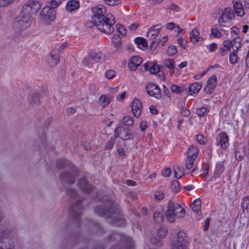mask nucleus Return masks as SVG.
I'll return each instance as SVG.
<instances>
[{"label":"nucleus","mask_w":249,"mask_h":249,"mask_svg":"<svg viewBox=\"0 0 249 249\" xmlns=\"http://www.w3.org/2000/svg\"><path fill=\"white\" fill-rule=\"evenodd\" d=\"M185 214V210L179 204L175 203L172 200L168 201L165 215L169 222L173 223L176 218H182Z\"/></svg>","instance_id":"f257e3e1"},{"label":"nucleus","mask_w":249,"mask_h":249,"mask_svg":"<svg viewBox=\"0 0 249 249\" xmlns=\"http://www.w3.org/2000/svg\"><path fill=\"white\" fill-rule=\"evenodd\" d=\"M92 22L99 31L103 33L110 34L114 31L113 25L115 24V20L111 14H107L101 18H95Z\"/></svg>","instance_id":"f03ea898"},{"label":"nucleus","mask_w":249,"mask_h":249,"mask_svg":"<svg viewBox=\"0 0 249 249\" xmlns=\"http://www.w3.org/2000/svg\"><path fill=\"white\" fill-rule=\"evenodd\" d=\"M234 18L235 15L231 8L224 9L218 19L219 25L222 30L225 31L229 29L232 25Z\"/></svg>","instance_id":"7ed1b4c3"},{"label":"nucleus","mask_w":249,"mask_h":249,"mask_svg":"<svg viewBox=\"0 0 249 249\" xmlns=\"http://www.w3.org/2000/svg\"><path fill=\"white\" fill-rule=\"evenodd\" d=\"M95 212L101 216H105L107 218H113L110 222L116 226H124L125 224L124 219L118 217L117 213L112 212V209L107 211L102 207H97L95 209Z\"/></svg>","instance_id":"20e7f679"},{"label":"nucleus","mask_w":249,"mask_h":249,"mask_svg":"<svg viewBox=\"0 0 249 249\" xmlns=\"http://www.w3.org/2000/svg\"><path fill=\"white\" fill-rule=\"evenodd\" d=\"M189 245L188 238L186 233L181 231H179L173 237L172 249H186Z\"/></svg>","instance_id":"39448f33"},{"label":"nucleus","mask_w":249,"mask_h":249,"mask_svg":"<svg viewBox=\"0 0 249 249\" xmlns=\"http://www.w3.org/2000/svg\"><path fill=\"white\" fill-rule=\"evenodd\" d=\"M31 16L21 10L20 14L16 18L14 27L17 30H24L29 27L31 24Z\"/></svg>","instance_id":"423d86ee"},{"label":"nucleus","mask_w":249,"mask_h":249,"mask_svg":"<svg viewBox=\"0 0 249 249\" xmlns=\"http://www.w3.org/2000/svg\"><path fill=\"white\" fill-rule=\"evenodd\" d=\"M55 12L54 9L49 6L44 7L41 11L40 18L46 25H49L55 18Z\"/></svg>","instance_id":"0eeeda50"},{"label":"nucleus","mask_w":249,"mask_h":249,"mask_svg":"<svg viewBox=\"0 0 249 249\" xmlns=\"http://www.w3.org/2000/svg\"><path fill=\"white\" fill-rule=\"evenodd\" d=\"M41 4L40 2L35 0H29L22 6V11L26 14H29L30 16L36 14L40 9Z\"/></svg>","instance_id":"6e6552de"},{"label":"nucleus","mask_w":249,"mask_h":249,"mask_svg":"<svg viewBox=\"0 0 249 249\" xmlns=\"http://www.w3.org/2000/svg\"><path fill=\"white\" fill-rule=\"evenodd\" d=\"M217 84V78L215 75H211L207 80L204 90L207 94H211Z\"/></svg>","instance_id":"1a4fd4ad"},{"label":"nucleus","mask_w":249,"mask_h":249,"mask_svg":"<svg viewBox=\"0 0 249 249\" xmlns=\"http://www.w3.org/2000/svg\"><path fill=\"white\" fill-rule=\"evenodd\" d=\"M93 15L91 18V21H93L95 18H101L105 17L104 15L107 12L106 7L103 5H98L91 9Z\"/></svg>","instance_id":"9d476101"},{"label":"nucleus","mask_w":249,"mask_h":249,"mask_svg":"<svg viewBox=\"0 0 249 249\" xmlns=\"http://www.w3.org/2000/svg\"><path fill=\"white\" fill-rule=\"evenodd\" d=\"M115 134L116 137H119L123 140L132 139L134 138L133 134L123 127H119L116 129Z\"/></svg>","instance_id":"9b49d317"},{"label":"nucleus","mask_w":249,"mask_h":249,"mask_svg":"<svg viewBox=\"0 0 249 249\" xmlns=\"http://www.w3.org/2000/svg\"><path fill=\"white\" fill-rule=\"evenodd\" d=\"M146 90L148 94L153 97L159 99L161 97V94L160 89L156 85L153 83H149L146 86Z\"/></svg>","instance_id":"f8f14e48"},{"label":"nucleus","mask_w":249,"mask_h":249,"mask_svg":"<svg viewBox=\"0 0 249 249\" xmlns=\"http://www.w3.org/2000/svg\"><path fill=\"white\" fill-rule=\"evenodd\" d=\"M132 112L134 115L139 117L142 113V105L141 102L138 99H134L131 105Z\"/></svg>","instance_id":"ddd939ff"},{"label":"nucleus","mask_w":249,"mask_h":249,"mask_svg":"<svg viewBox=\"0 0 249 249\" xmlns=\"http://www.w3.org/2000/svg\"><path fill=\"white\" fill-rule=\"evenodd\" d=\"M60 61L59 55L57 49H53L51 52L48 58V63L50 66L53 67L57 65Z\"/></svg>","instance_id":"4468645a"},{"label":"nucleus","mask_w":249,"mask_h":249,"mask_svg":"<svg viewBox=\"0 0 249 249\" xmlns=\"http://www.w3.org/2000/svg\"><path fill=\"white\" fill-rule=\"evenodd\" d=\"M233 9L237 16L242 17L245 15V11L240 0H233Z\"/></svg>","instance_id":"2eb2a0df"},{"label":"nucleus","mask_w":249,"mask_h":249,"mask_svg":"<svg viewBox=\"0 0 249 249\" xmlns=\"http://www.w3.org/2000/svg\"><path fill=\"white\" fill-rule=\"evenodd\" d=\"M142 59L138 56H132L128 62V67L131 71H135L142 63Z\"/></svg>","instance_id":"dca6fc26"},{"label":"nucleus","mask_w":249,"mask_h":249,"mask_svg":"<svg viewBox=\"0 0 249 249\" xmlns=\"http://www.w3.org/2000/svg\"><path fill=\"white\" fill-rule=\"evenodd\" d=\"M78 185L83 192L87 193L91 192L92 187L91 185L87 181L86 179L81 178L78 182Z\"/></svg>","instance_id":"f3484780"},{"label":"nucleus","mask_w":249,"mask_h":249,"mask_svg":"<svg viewBox=\"0 0 249 249\" xmlns=\"http://www.w3.org/2000/svg\"><path fill=\"white\" fill-rule=\"evenodd\" d=\"M160 29L158 25L151 27L147 32V37L151 40L155 39L160 33Z\"/></svg>","instance_id":"a211bd4d"},{"label":"nucleus","mask_w":249,"mask_h":249,"mask_svg":"<svg viewBox=\"0 0 249 249\" xmlns=\"http://www.w3.org/2000/svg\"><path fill=\"white\" fill-rule=\"evenodd\" d=\"M5 233H2V235H0V249H8V248L7 247L6 244L8 243L10 246H12L13 245V242L9 240L8 237H5Z\"/></svg>","instance_id":"6ab92c4d"},{"label":"nucleus","mask_w":249,"mask_h":249,"mask_svg":"<svg viewBox=\"0 0 249 249\" xmlns=\"http://www.w3.org/2000/svg\"><path fill=\"white\" fill-rule=\"evenodd\" d=\"M190 37L193 44H196L202 40V38L199 36L198 30L196 28L190 32Z\"/></svg>","instance_id":"aec40b11"},{"label":"nucleus","mask_w":249,"mask_h":249,"mask_svg":"<svg viewBox=\"0 0 249 249\" xmlns=\"http://www.w3.org/2000/svg\"><path fill=\"white\" fill-rule=\"evenodd\" d=\"M89 55L90 58L95 62H98L100 60H104L105 59V54L101 52H95L91 51Z\"/></svg>","instance_id":"412c9836"},{"label":"nucleus","mask_w":249,"mask_h":249,"mask_svg":"<svg viewBox=\"0 0 249 249\" xmlns=\"http://www.w3.org/2000/svg\"><path fill=\"white\" fill-rule=\"evenodd\" d=\"M219 143L223 149H226L229 146V139L225 132H221L219 135Z\"/></svg>","instance_id":"4be33fe9"},{"label":"nucleus","mask_w":249,"mask_h":249,"mask_svg":"<svg viewBox=\"0 0 249 249\" xmlns=\"http://www.w3.org/2000/svg\"><path fill=\"white\" fill-rule=\"evenodd\" d=\"M246 147L245 146L237 147L235 152V157L238 160H241L246 154Z\"/></svg>","instance_id":"5701e85b"},{"label":"nucleus","mask_w":249,"mask_h":249,"mask_svg":"<svg viewBox=\"0 0 249 249\" xmlns=\"http://www.w3.org/2000/svg\"><path fill=\"white\" fill-rule=\"evenodd\" d=\"M79 7V2L76 0H71L67 3L66 8L68 12H71L73 10L77 9Z\"/></svg>","instance_id":"b1692460"},{"label":"nucleus","mask_w":249,"mask_h":249,"mask_svg":"<svg viewBox=\"0 0 249 249\" xmlns=\"http://www.w3.org/2000/svg\"><path fill=\"white\" fill-rule=\"evenodd\" d=\"M198 154V150L197 148L194 146L191 145L189 147L187 152V156L191 158L196 159Z\"/></svg>","instance_id":"393cba45"},{"label":"nucleus","mask_w":249,"mask_h":249,"mask_svg":"<svg viewBox=\"0 0 249 249\" xmlns=\"http://www.w3.org/2000/svg\"><path fill=\"white\" fill-rule=\"evenodd\" d=\"M111 100V99L110 97L106 95L103 94L99 99V103L103 107H105L109 104Z\"/></svg>","instance_id":"a878e982"},{"label":"nucleus","mask_w":249,"mask_h":249,"mask_svg":"<svg viewBox=\"0 0 249 249\" xmlns=\"http://www.w3.org/2000/svg\"><path fill=\"white\" fill-rule=\"evenodd\" d=\"M224 170V165L223 161L218 162L215 166V169L214 172V175L216 177L220 176Z\"/></svg>","instance_id":"bb28decb"},{"label":"nucleus","mask_w":249,"mask_h":249,"mask_svg":"<svg viewBox=\"0 0 249 249\" xmlns=\"http://www.w3.org/2000/svg\"><path fill=\"white\" fill-rule=\"evenodd\" d=\"M60 179L62 181H67L70 184H72L74 182L75 179L73 177L68 173H62Z\"/></svg>","instance_id":"cd10ccee"},{"label":"nucleus","mask_w":249,"mask_h":249,"mask_svg":"<svg viewBox=\"0 0 249 249\" xmlns=\"http://www.w3.org/2000/svg\"><path fill=\"white\" fill-rule=\"evenodd\" d=\"M231 46L234 52L236 51L241 46V39L236 37L232 40H231Z\"/></svg>","instance_id":"c85d7f7f"},{"label":"nucleus","mask_w":249,"mask_h":249,"mask_svg":"<svg viewBox=\"0 0 249 249\" xmlns=\"http://www.w3.org/2000/svg\"><path fill=\"white\" fill-rule=\"evenodd\" d=\"M112 43L117 50L119 49L122 44L121 37L118 35H114L112 38Z\"/></svg>","instance_id":"c756f323"},{"label":"nucleus","mask_w":249,"mask_h":249,"mask_svg":"<svg viewBox=\"0 0 249 249\" xmlns=\"http://www.w3.org/2000/svg\"><path fill=\"white\" fill-rule=\"evenodd\" d=\"M93 61H94L92 60L88 54V56L83 60L82 63L84 66H87L88 68L90 70L92 68H94Z\"/></svg>","instance_id":"7c9ffc66"},{"label":"nucleus","mask_w":249,"mask_h":249,"mask_svg":"<svg viewBox=\"0 0 249 249\" xmlns=\"http://www.w3.org/2000/svg\"><path fill=\"white\" fill-rule=\"evenodd\" d=\"M201 88V84L198 83H194L190 86L189 91L193 93H197Z\"/></svg>","instance_id":"2f4dec72"},{"label":"nucleus","mask_w":249,"mask_h":249,"mask_svg":"<svg viewBox=\"0 0 249 249\" xmlns=\"http://www.w3.org/2000/svg\"><path fill=\"white\" fill-rule=\"evenodd\" d=\"M191 207L195 212L199 211L201 209V200L199 199L195 200L191 205Z\"/></svg>","instance_id":"473e14b6"},{"label":"nucleus","mask_w":249,"mask_h":249,"mask_svg":"<svg viewBox=\"0 0 249 249\" xmlns=\"http://www.w3.org/2000/svg\"><path fill=\"white\" fill-rule=\"evenodd\" d=\"M241 206L244 211L246 210L247 212H249V197H244L241 202Z\"/></svg>","instance_id":"72a5a7b5"},{"label":"nucleus","mask_w":249,"mask_h":249,"mask_svg":"<svg viewBox=\"0 0 249 249\" xmlns=\"http://www.w3.org/2000/svg\"><path fill=\"white\" fill-rule=\"evenodd\" d=\"M135 42L140 48L146 47L147 44L146 40L142 37H137L135 39Z\"/></svg>","instance_id":"f704fd0d"},{"label":"nucleus","mask_w":249,"mask_h":249,"mask_svg":"<svg viewBox=\"0 0 249 249\" xmlns=\"http://www.w3.org/2000/svg\"><path fill=\"white\" fill-rule=\"evenodd\" d=\"M174 171L175 177L177 178H180L183 176V172L181 170L180 167L178 165H176L174 166Z\"/></svg>","instance_id":"c9c22d12"},{"label":"nucleus","mask_w":249,"mask_h":249,"mask_svg":"<svg viewBox=\"0 0 249 249\" xmlns=\"http://www.w3.org/2000/svg\"><path fill=\"white\" fill-rule=\"evenodd\" d=\"M29 100L32 104H38L40 101V95L38 93H34L30 96Z\"/></svg>","instance_id":"e433bc0d"},{"label":"nucleus","mask_w":249,"mask_h":249,"mask_svg":"<svg viewBox=\"0 0 249 249\" xmlns=\"http://www.w3.org/2000/svg\"><path fill=\"white\" fill-rule=\"evenodd\" d=\"M164 65L169 70L175 67V62L172 59L168 58L164 61Z\"/></svg>","instance_id":"4c0bfd02"},{"label":"nucleus","mask_w":249,"mask_h":249,"mask_svg":"<svg viewBox=\"0 0 249 249\" xmlns=\"http://www.w3.org/2000/svg\"><path fill=\"white\" fill-rule=\"evenodd\" d=\"M123 124L126 125H133L134 124V120L132 118L129 116H125L122 119Z\"/></svg>","instance_id":"58836bf2"},{"label":"nucleus","mask_w":249,"mask_h":249,"mask_svg":"<svg viewBox=\"0 0 249 249\" xmlns=\"http://www.w3.org/2000/svg\"><path fill=\"white\" fill-rule=\"evenodd\" d=\"M171 188L173 192L178 193L180 191V187L179 181L174 180L171 184Z\"/></svg>","instance_id":"ea45409f"},{"label":"nucleus","mask_w":249,"mask_h":249,"mask_svg":"<svg viewBox=\"0 0 249 249\" xmlns=\"http://www.w3.org/2000/svg\"><path fill=\"white\" fill-rule=\"evenodd\" d=\"M208 109L205 107H202L196 109V113L199 117H204L208 113Z\"/></svg>","instance_id":"a19ab883"},{"label":"nucleus","mask_w":249,"mask_h":249,"mask_svg":"<svg viewBox=\"0 0 249 249\" xmlns=\"http://www.w3.org/2000/svg\"><path fill=\"white\" fill-rule=\"evenodd\" d=\"M160 66L155 64L152 63L149 68V71L152 74H157L160 71Z\"/></svg>","instance_id":"79ce46f5"},{"label":"nucleus","mask_w":249,"mask_h":249,"mask_svg":"<svg viewBox=\"0 0 249 249\" xmlns=\"http://www.w3.org/2000/svg\"><path fill=\"white\" fill-rule=\"evenodd\" d=\"M167 233V230L165 227L160 228L157 231V235L160 238H164V237H165Z\"/></svg>","instance_id":"37998d69"},{"label":"nucleus","mask_w":249,"mask_h":249,"mask_svg":"<svg viewBox=\"0 0 249 249\" xmlns=\"http://www.w3.org/2000/svg\"><path fill=\"white\" fill-rule=\"evenodd\" d=\"M177 53L178 50L174 46H170L167 50V53L169 56H173Z\"/></svg>","instance_id":"c03bdc74"},{"label":"nucleus","mask_w":249,"mask_h":249,"mask_svg":"<svg viewBox=\"0 0 249 249\" xmlns=\"http://www.w3.org/2000/svg\"><path fill=\"white\" fill-rule=\"evenodd\" d=\"M195 159L191 158L190 157H187V158L186 160V168L187 169H190L193 167L194 162Z\"/></svg>","instance_id":"a18cd8bd"},{"label":"nucleus","mask_w":249,"mask_h":249,"mask_svg":"<svg viewBox=\"0 0 249 249\" xmlns=\"http://www.w3.org/2000/svg\"><path fill=\"white\" fill-rule=\"evenodd\" d=\"M154 219L155 221L160 222L163 221V216L161 213L160 212H156L154 213Z\"/></svg>","instance_id":"49530a36"},{"label":"nucleus","mask_w":249,"mask_h":249,"mask_svg":"<svg viewBox=\"0 0 249 249\" xmlns=\"http://www.w3.org/2000/svg\"><path fill=\"white\" fill-rule=\"evenodd\" d=\"M171 90L173 92L176 93H180L183 91V88L178 86L176 85H173L171 86Z\"/></svg>","instance_id":"de8ad7c7"},{"label":"nucleus","mask_w":249,"mask_h":249,"mask_svg":"<svg viewBox=\"0 0 249 249\" xmlns=\"http://www.w3.org/2000/svg\"><path fill=\"white\" fill-rule=\"evenodd\" d=\"M229 59H230V61L231 63L232 64H235L237 62L238 57H237V54L235 52H232L231 53V54L230 55Z\"/></svg>","instance_id":"09e8293b"},{"label":"nucleus","mask_w":249,"mask_h":249,"mask_svg":"<svg viewBox=\"0 0 249 249\" xmlns=\"http://www.w3.org/2000/svg\"><path fill=\"white\" fill-rule=\"evenodd\" d=\"M155 198L158 200L163 199L165 197V194L161 191H157L154 194Z\"/></svg>","instance_id":"8fccbe9b"},{"label":"nucleus","mask_w":249,"mask_h":249,"mask_svg":"<svg viewBox=\"0 0 249 249\" xmlns=\"http://www.w3.org/2000/svg\"><path fill=\"white\" fill-rule=\"evenodd\" d=\"M211 34L214 37L220 38L221 37V33L219 31L217 28H213L212 29Z\"/></svg>","instance_id":"3c124183"},{"label":"nucleus","mask_w":249,"mask_h":249,"mask_svg":"<svg viewBox=\"0 0 249 249\" xmlns=\"http://www.w3.org/2000/svg\"><path fill=\"white\" fill-rule=\"evenodd\" d=\"M62 2V0H52L50 2L51 8L54 9L59 5Z\"/></svg>","instance_id":"603ef678"},{"label":"nucleus","mask_w":249,"mask_h":249,"mask_svg":"<svg viewBox=\"0 0 249 249\" xmlns=\"http://www.w3.org/2000/svg\"><path fill=\"white\" fill-rule=\"evenodd\" d=\"M14 0H0V7H6L9 5Z\"/></svg>","instance_id":"864d4df0"},{"label":"nucleus","mask_w":249,"mask_h":249,"mask_svg":"<svg viewBox=\"0 0 249 249\" xmlns=\"http://www.w3.org/2000/svg\"><path fill=\"white\" fill-rule=\"evenodd\" d=\"M116 75V72L114 71L109 70L106 72V77L107 79H112Z\"/></svg>","instance_id":"5fc2aeb1"},{"label":"nucleus","mask_w":249,"mask_h":249,"mask_svg":"<svg viewBox=\"0 0 249 249\" xmlns=\"http://www.w3.org/2000/svg\"><path fill=\"white\" fill-rule=\"evenodd\" d=\"M117 31L122 35L124 36L126 34V30L122 25H119L117 28Z\"/></svg>","instance_id":"6e6d98bb"},{"label":"nucleus","mask_w":249,"mask_h":249,"mask_svg":"<svg viewBox=\"0 0 249 249\" xmlns=\"http://www.w3.org/2000/svg\"><path fill=\"white\" fill-rule=\"evenodd\" d=\"M196 139L197 142L200 144H204L205 143V139L201 135H197Z\"/></svg>","instance_id":"4d7b16f0"},{"label":"nucleus","mask_w":249,"mask_h":249,"mask_svg":"<svg viewBox=\"0 0 249 249\" xmlns=\"http://www.w3.org/2000/svg\"><path fill=\"white\" fill-rule=\"evenodd\" d=\"M210 52H213L217 48V45L214 43H212L211 44L208 45L207 46Z\"/></svg>","instance_id":"13d9d810"},{"label":"nucleus","mask_w":249,"mask_h":249,"mask_svg":"<svg viewBox=\"0 0 249 249\" xmlns=\"http://www.w3.org/2000/svg\"><path fill=\"white\" fill-rule=\"evenodd\" d=\"M223 47L226 49H228V51H230L231 48V40H227L224 42Z\"/></svg>","instance_id":"bf43d9fd"},{"label":"nucleus","mask_w":249,"mask_h":249,"mask_svg":"<svg viewBox=\"0 0 249 249\" xmlns=\"http://www.w3.org/2000/svg\"><path fill=\"white\" fill-rule=\"evenodd\" d=\"M180 113L183 116H188L190 114V111L186 108H182L180 110Z\"/></svg>","instance_id":"052dcab7"},{"label":"nucleus","mask_w":249,"mask_h":249,"mask_svg":"<svg viewBox=\"0 0 249 249\" xmlns=\"http://www.w3.org/2000/svg\"><path fill=\"white\" fill-rule=\"evenodd\" d=\"M150 241L152 244H157L158 246H160L162 244L161 241L160 240H158L156 238L154 237L150 239Z\"/></svg>","instance_id":"680f3d73"},{"label":"nucleus","mask_w":249,"mask_h":249,"mask_svg":"<svg viewBox=\"0 0 249 249\" xmlns=\"http://www.w3.org/2000/svg\"><path fill=\"white\" fill-rule=\"evenodd\" d=\"M164 0H149V3L151 5H158L162 2Z\"/></svg>","instance_id":"e2e57ef3"},{"label":"nucleus","mask_w":249,"mask_h":249,"mask_svg":"<svg viewBox=\"0 0 249 249\" xmlns=\"http://www.w3.org/2000/svg\"><path fill=\"white\" fill-rule=\"evenodd\" d=\"M118 0H104L107 4L109 5H113L117 3Z\"/></svg>","instance_id":"0e129e2a"},{"label":"nucleus","mask_w":249,"mask_h":249,"mask_svg":"<svg viewBox=\"0 0 249 249\" xmlns=\"http://www.w3.org/2000/svg\"><path fill=\"white\" fill-rule=\"evenodd\" d=\"M178 43L183 48H185L187 46L186 42L183 38H179L178 39Z\"/></svg>","instance_id":"69168bd1"},{"label":"nucleus","mask_w":249,"mask_h":249,"mask_svg":"<svg viewBox=\"0 0 249 249\" xmlns=\"http://www.w3.org/2000/svg\"><path fill=\"white\" fill-rule=\"evenodd\" d=\"M170 174H171V170L170 168H166L162 172V175L164 177H168L170 176Z\"/></svg>","instance_id":"338daca9"},{"label":"nucleus","mask_w":249,"mask_h":249,"mask_svg":"<svg viewBox=\"0 0 249 249\" xmlns=\"http://www.w3.org/2000/svg\"><path fill=\"white\" fill-rule=\"evenodd\" d=\"M125 95H126V92L124 91L123 93H122L120 95L118 96L117 97V99L118 101H122L125 98Z\"/></svg>","instance_id":"774afa93"}]
</instances>
